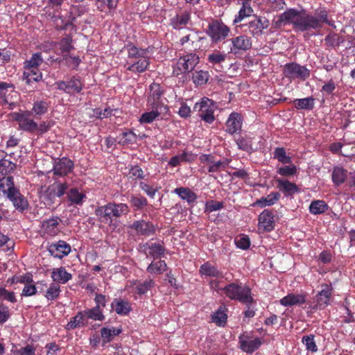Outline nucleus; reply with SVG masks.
<instances>
[{
  "mask_svg": "<svg viewBox=\"0 0 355 355\" xmlns=\"http://www.w3.org/2000/svg\"><path fill=\"white\" fill-rule=\"evenodd\" d=\"M273 158L282 164H291L292 159L287 155L286 149L283 147H277L273 151Z\"/></svg>",
  "mask_w": 355,
  "mask_h": 355,
  "instance_id": "de8ad7c7",
  "label": "nucleus"
},
{
  "mask_svg": "<svg viewBox=\"0 0 355 355\" xmlns=\"http://www.w3.org/2000/svg\"><path fill=\"white\" fill-rule=\"evenodd\" d=\"M280 197L281 195L279 192L273 191L269 193L267 196L261 197L257 200L254 205L261 208L267 206H272L279 201Z\"/></svg>",
  "mask_w": 355,
  "mask_h": 355,
  "instance_id": "473e14b6",
  "label": "nucleus"
},
{
  "mask_svg": "<svg viewBox=\"0 0 355 355\" xmlns=\"http://www.w3.org/2000/svg\"><path fill=\"white\" fill-rule=\"evenodd\" d=\"M242 117L241 114L233 112L226 121L227 132L233 135L241 130Z\"/></svg>",
  "mask_w": 355,
  "mask_h": 355,
  "instance_id": "a878e982",
  "label": "nucleus"
},
{
  "mask_svg": "<svg viewBox=\"0 0 355 355\" xmlns=\"http://www.w3.org/2000/svg\"><path fill=\"white\" fill-rule=\"evenodd\" d=\"M87 320L91 319L93 320L103 321L105 319V315L103 313L101 309L98 306H94L92 309H86L83 311Z\"/></svg>",
  "mask_w": 355,
  "mask_h": 355,
  "instance_id": "09e8293b",
  "label": "nucleus"
},
{
  "mask_svg": "<svg viewBox=\"0 0 355 355\" xmlns=\"http://www.w3.org/2000/svg\"><path fill=\"white\" fill-rule=\"evenodd\" d=\"M174 192L178 194L181 199L186 200L189 204H193L197 199L196 193L187 187L176 188Z\"/></svg>",
  "mask_w": 355,
  "mask_h": 355,
  "instance_id": "c9c22d12",
  "label": "nucleus"
},
{
  "mask_svg": "<svg viewBox=\"0 0 355 355\" xmlns=\"http://www.w3.org/2000/svg\"><path fill=\"white\" fill-rule=\"evenodd\" d=\"M164 93L163 87L157 83L153 82L149 86V92L147 98V106L149 108H159L160 110H169L162 99Z\"/></svg>",
  "mask_w": 355,
  "mask_h": 355,
  "instance_id": "0eeeda50",
  "label": "nucleus"
},
{
  "mask_svg": "<svg viewBox=\"0 0 355 355\" xmlns=\"http://www.w3.org/2000/svg\"><path fill=\"white\" fill-rule=\"evenodd\" d=\"M60 292V286L58 284L51 283L44 296L48 300H55L59 297Z\"/></svg>",
  "mask_w": 355,
  "mask_h": 355,
  "instance_id": "13d9d810",
  "label": "nucleus"
},
{
  "mask_svg": "<svg viewBox=\"0 0 355 355\" xmlns=\"http://www.w3.org/2000/svg\"><path fill=\"white\" fill-rule=\"evenodd\" d=\"M206 33L212 44H218L230 36L231 29L221 19H216L209 23Z\"/></svg>",
  "mask_w": 355,
  "mask_h": 355,
  "instance_id": "39448f33",
  "label": "nucleus"
},
{
  "mask_svg": "<svg viewBox=\"0 0 355 355\" xmlns=\"http://www.w3.org/2000/svg\"><path fill=\"white\" fill-rule=\"evenodd\" d=\"M235 243L238 248L247 250L250 246V240L248 236L242 235L235 239Z\"/></svg>",
  "mask_w": 355,
  "mask_h": 355,
  "instance_id": "774afa93",
  "label": "nucleus"
},
{
  "mask_svg": "<svg viewBox=\"0 0 355 355\" xmlns=\"http://www.w3.org/2000/svg\"><path fill=\"white\" fill-rule=\"evenodd\" d=\"M23 73L24 79L26 80L27 84H30L31 83L35 81L38 82L42 78V72L38 69V68H30L25 69Z\"/></svg>",
  "mask_w": 355,
  "mask_h": 355,
  "instance_id": "79ce46f5",
  "label": "nucleus"
},
{
  "mask_svg": "<svg viewBox=\"0 0 355 355\" xmlns=\"http://www.w3.org/2000/svg\"><path fill=\"white\" fill-rule=\"evenodd\" d=\"M259 229L264 232H270L275 229V214L272 210L264 209L258 217Z\"/></svg>",
  "mask_w": 355,
  "mask_h": 355,
  "instance_id": "4468645a",
  "label": "nucleus"
},
{
  "mask_svg": "<svg viewBox=\"0 0 355 355\" xmlns=\"http://www.w3.org/2000/svg\"><path fill=\"white\" fill-rule=\"evenodd\" d=\"M277 187L282 191L286 197L292 196L299 191L296 184L282 178H275Z\"/></svg>",
  "mask_w": 355,
  "mask_h": 355,
  "instance_id": "393cba45",
  "label": "nucleus"
},
{
  "mask_svg": "<svg viewBox=\"0 0 355 355\" xmlns=\"http://www.w3.org/2000/svg\"><path fill=\"white\" fill-rule=\"evenodd\" d=\"M43 62V59L42 58L41 53H35L32 55L31 59L29 60H26L25 62V69L30 68H38V67Z\"/></svg>",
  "mask_w": 355,
  "mask_h": 355,
  "instance_id": "680f3d73",
  "label": "nucleus"
},
{
  "mask_svg": "<svg viewBox=\"0 0 355 355\" xmlns=\"http://www.w3.org/2000/svg\"><path fill=\"white\" fill-rule=\"evenodd\" d=\"M284 75L290 80L299 78L305 80L310 76V71L305 66H302L296 62H291L284 65Z\"/></svg>",
  "mask_w": 355,
  "mask_h": 355,
  "instance_id": "9d476101",
  "label": "nucleus"
},
{
  "mask_svg": "<svg viewBox=\"0 0 355 355\" xmlns=\"http://www.w3.org/2000/svg\"><path fill=\"white\" fill-rule=\"evenodd\" d=\"M129 173L127 175L128 179H131L132 180H137L144 179V172L142 168L137 164L136 165H128Z\"/></svg>",
  "mask_w": 355,
  "mask_h": 355,
  "instance_id": "5fc2aeb1",
  "label": "nucleus"
},
{
  "mask_svg": "<svg viewBox=\"0 0 355 355\" xmlns=\"http://www.w3.org/2000/svg\"><path fill=\"white\" fill-rule=\"evenodd\" d=\"M119 139V144L123 146L129 145L136 142L137 135L132 131L130 130L121 134Z\"/></svg>",
  "mask_w": 355,
  "mask_h": 355,
  "instance_id": "bf43d9fd",
  "label": "nucleus"
},
{
  "mask_svg": "<svg viewBox=\"0 0 355 355\" xmlns=\"http://www.w3.org/2000/svg\"><path fill=\"white\" fill-rule=\"evenodd\" d=\"M191 21V13L189 11L184 10L171 19V26L174 29H182L185 27Z\"/></svg>",
  "mask_w": 355,
  "mask_h": 355,
  "instance_id": "bb28decb",
  "label": "nucleus"
},
{
  "mask_svg": "<svg viewBox=\"0 0 355 355\" xmlns=\"http://www.w3.org/2000/svg\"><path fill=\"white\" fill-rule=\"evenodd\" d=\"M0 300H6L11 303L17 302L15 293L9 291L3 287H0Z\"/></svg>",
  "mask_w": 355,
  "mask_h": 355,
  "instance_id": "338daca9",
  "label": "nucleus"
},
{
  "mask_svg": "<svg viewBox=\"0 0 355 355\" xmlns=\"http://www.w3.org/2000/svg\"><path fill=\"white\" fill-rule=\"evenodd\" d=\"M270 26L269 20L264 16L254 15L248 22L243 24L239 28L243 33L249 34L251 38L258 39Z\"/></svg>",
  "mask_w": 355,
  "mask_h": 355,
  "instance_id": "7ed1b4c3",
  "label": "nucleus"
},
{
  "mask_svg": "<svg viewBox=\"0 0 355 355\" xmlns=\"http://www.w3.org/2000/svg\"><path fill=\"white\" fill-rule=\"evenodd\" d=\"M122 332L121 329H116L112 327V329L107 327H103L101 329V336L103 338V343H110L116 336L119 335Z\"/></svg>",
  "mask_w": 355,
  "mask_h": 355,
  "instance_id": "c03bdc74",
  "label": "nucleus"
},
{
  "mask_svg": "<svg viewBox=\"0 0 355 355\" xmlns=\"http://www.w3.org/2000/svg\"><path fill=\"white\" fill-rule=\"evenodd\" d=\"M94 213L101 223L107 224L110 227H113V229L117 227L116 223H112V220L110 218V202L96 208Z\"/></svg>",
  "mask_w": 355,
  "mask_h": 355,
  "instance_id": "5701e85b",
  "label": "nucleus"
},
{
  "mask_svg": "<svg viewBox=\"0 0 355 355\" xmlns=\"http://www.w3.org/2000/svg\"><path fill=\"white\" fill-rule=\"evenodd\" d=\"M199 273L201 276L223 278V273L218 269V267L212 265L209 261H207L202 264L199 269Z\"/></svg>",
  "mask_w": 355,
  "mask_h": 355,
  "instance_id": "cd10ccee",
  "label": "nucleus"
},
{
  "mask_svg": "<svg viewBox=\"0 0 355 355\" xmlns=\"http://www.w3.org/2000/svg\"><path fill=\"white\" fill-rule=\"evenodd\" d=\"M209 78V74L208 71L200 70L196 71L193 73V82L196 85H205Z\"/></svg>",
  "mask_w": 355,
  "mask_h": 355,
  "instance_id": "4d7b16f0",
  "label": "nucleus"
},
{
  "mask_svg": "<svg viewBox=\"0 0 355 355\" xmlns=\"http://www.w3.org/2000/svg\"><path fill=\"white\" fill-rule=\"evenodd\" d=\"M130 203L135 211H140L148 205V200L140 194L132 195L130 197Z\"/></svg>",
  "mask_w": 355,
  "mask_h": 355,
  "instance_id": "37998d69",
  "label": "nucleus"
},
{
  "mask_svg": "<svg viewBox=\"0 0 355 355\" xmlns=\"http://www.w3.org/2000/svg\"><path fill=\"white\" fill-rule=\"evenodd\" d=\"M53 18L62 20V25L59 28L60 30H66L69 26H73V23L76 19V17L73 14L72 11L69 12L68 19L66 21L63 20L62 17L60 15H53Z\"/></svg>",
  "mask_w": 355,
  "mask_h": 355,
  "instance_id": "e2e57ef3",
  "label": "nucleus"
},
{
  "mask_svg": "<svg viewBox=\"0 0 355 355\" xmlns=\"http://www.w3.org/2000/svg\"><path fill=\"white\" fill-rule=\"evenodd\" d=\"M112 308L120 315H127L131 311L130 303L122 299H114L112 303Z\"/></svg>",
  "mask_w": 355,
  "mask_h": 355,
  "instance_id": "2f4dec72",
  "label": "nucleus"
},
{
  "mask_svg": "<svg viewBox=\"0 0 355 355\" xmlns=\"http://www.w3.org/2000/svg\"><path fill=\"white\" fill-rule=\"evenodd\" d=\"M214 110V102L207 97L201 98L193 107V111L199 112L201 119L208 123H212L215 120Z\"/></svg>",
  "mask_w": 355,
  "mask_h": 355,
  "instance_id": "6e6552de",
  "label": "nucleus"
},
{
  "mask_svg": "<svg viewBox=\"0 0 355 355\" xmlns=\"http://www.w3.org/2000/svg\"><path fill=\"white\" fill-rule=\"evenodd\" d=\"M239 343L240 349L248 354H252L257 350L263 342L261 338H253L251 334L244 332L239 336Z\"/></svg>",
  "mask_w": 355,
  "mask_h": 355,
  "instance_id": "9b49d317",
  "label": "nucleus"
},
{
  "mask_svg": "<svg viewBox=\"0 0 355 355\" xmlns=\"http://www.w3.org/2000/svg\"><path fill=\"white\" fill-rule=\"evenodd\" d=\"M66 193L71 205H81L83 202V199L86 198L85 195L79 192L76 188L71 189Z\"/></svg>",
  "mask_w": 355,
  "mask_h": 355,
  "instance_id": "49530a36",
  "label": "nucleus"
},
{
  "mask_svg": "<svg viewBox=\"0 0 355 355\" xmlns=\"http://www.w3.org/2000/svg\"><path fill=\"white\" fill-rule=\"evenodd\" d=\"M73 166V162L68 157L60 158L53 164V174L60 177L65 176L71 172Z\"/></svg>",
  "mask_w": 355,
  "mask_h": 355,
  "instance_id": "a211bd4d",
  "label": "nucleus"
},
{
  "mask_svg": "<svg viewBox=\"0 0 355 355\" xmlns=\"http://www.w3.org/2000/svg\"><path fill=\"white\" fill-rule=\"evenodd\" d=\"M314 338V335L310 334L309 336H303L302 339V342L306 346V349L312 352H315L318 350Z\"/></svg>",
  "mask_w": 355,
  "mask_h": 355,
  "instance_id": "69168bd1",
  "label": "nucleus"
},
{
  "mask_svg": "<svg viewBox=\"0 0 355 355\" xmlns=\"http://www.w3.org/2000/svg\"><path fill=\"white\" fill-rule=\"evenodd\" d=\"M306 294L289 293L279 300L280 304L284 306H300L306 302Z\"/></svg>",
  "mask_w": 355,
  "mask_h": 355,
  "instance_id": "b1692460",
  "label": "nucleus"
},
{
  "mask_svg": "<svg viewBox=\"0 0 355 355\" xmlns=\"http://www.w3.org/2000/svg\"><path fill=\"white\" fill-rule=\"evenodd\" d=\"M329 209V205L322 200H315L311 202L309 211L313 215L325 213Z\"/></svg>",
  "mask_w": 355,
  "mask_h": 355,
  "instance_id": "ea45409f",
  "label": "nucleus"
},
{
  "mask_svg": "<svg viewBox=\"0 0 355 355\" xmlns=\"http://www.w3.org/2000/svg\"><path fill=\"white\" fill-rule=\"evenodd\" d=\"M113 213L115 214V218L126 216L130 212V207L125 203L110 202Z\"/></svg>",
  "mask_w": 355,
  "mask_h": 355,
  "instance_id": "8fccbe9b",
  "label": "nucleus"
},
{
  "mask_svg": "<svg viewBox=\"0 0 355 355\" xmlns=\"http://www.w3.org/2000/svg\"><path fill=\"white\" fill-rule=\"evenodd\" d=\"M149 64V58L146 56L141 58V59H138L137 62L128 66L127 67V70L133 73H142L147 69Z\"/></svg>",
  "mask_w": 355,
  "mask_h": 355,
  "instance_id": "e433bc0d",
  "label": "nucleus"
},
{
  "mask_svg": "<svg viewBox=\"0 0 355 355\" xmlns=\"http://www.w3.org/2000/svg\"><path fill=\"white\" fill-rule=\"evenodd\" d=\"M284 166L277 167V174L283 177H291L295 175L297 172V166L292 164H287Z\"/></svg>",
  "mask_w": 355,
  "mask_h": 355,
  "instance_id": "3c124183",
  "label": "nucleus"
},
{
  "mask_svg": "<svg viewBox=\"0 0 355 355\" xmlns=\"http://www.w3.org/2000/svg\"><path fill=\"white\" fill-rule=\"evenodd\" d=\"M49 105L45 101H37L34 102L33 108L31 112V114H34L35 117L41 116L48 112Z\"/></svg>",
  "mask_w": 355,
  "mask_h": 355,
  "instance_id": "a18cd8bd",
  "label": "nucleus"
},
{
  "mask_svg": "<svg viewBox=\"0 0 355 355\" xmlns=\"http://www.w3.org/2000/svg\"><path fill=\"white\" fill-rule=\"evenodd\" d=\"M348 177V171L343 167L336 166L332 169L331 180L334 184L338 187L346 182Z\"/></svg>",
  "mask_w": 355,
  "mask_h": 355,
  "instance_id": "c85d7f7f",
  "label": "nucleus"
},
{
  "mask_svg": "<svg viewBox=\"0 0 355 355\" xmlns=\"http://www.w3.org/2000/svg\"><path fill=\"white\" fill-rule=\"evenodd\" d=\"M227 309L225 306H220L217 311H216L211 315V321L216 324L220 327H224L227 320Z\"/></svg>",
  "mask_w": 355,
  "mask_h": 355,
  "instance_id": "72a5a7b5",
  "label": "nucleus"
},
{
  "mask_svg": "<svg viewBox=\"0 0 355 355\" xmlns=\"http://www.w3.org/2000/svg\"><path fill=\"white\" fill-rule=\"evenodd\" d=\"M71 248L66 241L60 240L49 245L48 251L55 258L62 259L71 252Z\"/></svg>",
  "mask_w": 355,
  "mask_h": 355,
  "instance_id": "6ab92c4d",
  "label": "nucleus"
},
{
  "mask_svg": "<svg viewBox=\"0 0 355 355\" xmlns=\"http://www.w3.org/2000/svg\"><path fill=\"white\" fill-rule=\"evenodd\" d=\"M324 24L335 28L334 21L329 18L328 12L324 8L316 9L313 14L309 13L304 9L299 10L289 8L272 21V26L275 28L292 24L295 31L300 32L320 29Z\"/></svg>",
  "mask_w": 355,
  "mask_h": 355,
  "instance_id": "f257e3e1",
  "label": "nucleus"
},
{
  "mask_svg": "<svg viewBox=\"0 0 355 355\" xmlns=\"http://www.w3.org/2000/svg\"><path fill=\"white\" fill-rule=\"evenodd\" d=\"M130 228L138 236H150L155 233V227L153 223L143 219L134 221Z\"/></svg>",
  "mask_w": 355,
  "mask_h": 355,
  "instance_id": "dca6fc26",
  "label": "nucleus"
},
{
  "mask_svg": "<svg viewBox=\"0 0 355 355\" xmlns=\"http://www.w3.org/2000/svg\"><path fill=\"white\" fill-rule=\"evenodd\" d=\"M56 84L59 90L69 94H78L84 87V83L79 76H73L67 81H59Z\"/></svg>",
  "mask_w": 355,
  "mask_h": 355,
  "instance_id": "ddd939ff",
  "label": "nucleus"
},
{
  "mask_svg": "<svg viewBox=\"0 0 355 355\" xmlns=\"http://www.w3.org/2000/svg\"><path fill=\"white\" fill-rule=\"evenodd\" d=\"M143 250L147 257L158 259L164 256L166 248L164 244L147 242L143 245Z\"/></svg>",
  "mask_w": 355,
  "mask_h": 355,
  "instance_id": "412c9836",
  "label": "nucleus"
},
{
  "mask_svg": "<svg viewBox=\"0 0 355 355\" xmlns=\"http://www.w3.org/2000/svg\"><path fill=\"white\" fill-rule=\"evenodd\" d=\"M227 55L220 51H214L207 55V61L209 64L214 65H219L224 62L226 60Z\"/></svg>",
  "mask_w": 355,
  "mask_h": 355,
  "instance_id": "864d4df0",
  "label": "nucleus"
},
{
  "mask_svg": "<svg viewBox=\"0 0 355 355\" xmlns=\"http://www.w3.org/2000/svg\"><path fill=\"white\" fill-rule=\"evenodd\" d=\"M315 99L313 96L304 98H296L291 101L297 110H311L315 105Z\"/></svg>",
  "mask_w": 355,
  "mask_h": 355,
  "instance_id": "f704fd0d",
  "label": "nucleus"
},
{
  "mask_svg": "<svg viewBox=\"0 0 355 355\" xmlns=\"http://www.w3.org/2000/svg\"><path fill=\"white\" fill-rule=\"evenodd\" d=\"M223 293L232 300L241 303L254 302L251 288L240 282H232L223 288Z\"/></svg>",
  "mask_w": 355,
  "mask_h": 355,
  "instance_id": "f03ea898",
  "label": "nucleus"
},
{
  "mask_svg": "<svg viewBox=\"0 0 355 355\" xmlns=\"http://www.w3.org/2000/svg\"><path fill=\"white\" fill-rule=\"evenodd\" d=\"M150 111L143 113L139 119L141 124L151 123L155 120H163L169 112V110H160L159 108H150Z\"/></svg>",
  "mask_w": 355,
  "mask_h": 355,
  "instance_id": "aec40b11",
  "label": "nucleus"
},
{
  "mask_svg": "<svg viewBox=\"0 0 355 355\" xmlns=\"http://www.w3.org/2000/svg\"><path fill=\"white\" fill-rule=\"evenodd\" d=\"M228 42H230L229 53L234 55L241 54L252 47V40L246 33L233 37Z\"/></svg>",
  "mask_w": 355,
  "mask_h": 355,
  "instance_id": "1a4fd4ad",
  "label": "nucleus"
},
{
  "mask_svg": "<svg viewBox=\"0 0 355 355\" xmlns=\"http://www.w3.org/2000/svg\"><path fill=\"white\" fill-rule=\"evenodd\" d=\"M155 286V282L152 279H146L144 282H139L136 286L137 293L141 295L148 292Z\"/></svg>",
  "mask_w": 355,
  "mask_h": 355,
  "instance_id": "052dcab7",
  "label": "nucleus"
},
{
  "mask_svg": "<svg viewBox=\"0 0 355 355\" xmlns=\"http://www.w3.org/2000/svg\"><path fill=\"white\" fill-rule=\"evenodd\" d=\"M127 50L129 58L141 59V58L146 57L148 53L147 49H139L132 44H128Z\"/></svg>",
  "mask_w": 355,
  "mask_h": 355,
  "instance_id": "603ef678",
  "label": "nucleus"
},
{
  "mask_svg": "<svg viewBox=\"0 0 355 355\" xmlns=\"http://www.w3.org/2000/svg\"><path fill=\"white\" fill-rule=\"evenodd\" d=\"M31 112L24 111L14 113V119L18 122L19 129L29 133L36 132L37 123L31 119Z\"/></svg>",
  "mask_w": 355,
  "mask_h": 355,
  "instance_id": "f8f14e48",
  "label": "nucleus"
},
{
  "mask_svg": "<svg viewBox=\"0 0 355 355\" xmlns=\"http://www.w3.org/2000/svg\"><path fill=\"white\" fill-rule=\"evenodd\" d=\"M254 9L251 6L250 3L247 1H243L241 6L236 15H234V18L232 21L233 26H235V29H238L243 24L241 22L249 17H254L256 15Z\"/></svg>",
  "mask_w": 355,
  "mask_h": 355,
  "instance_id": "2eb2a0df",
  "label": "nucleus"
},
{
  "mask_svg": "<svg viewBox=\"0 0 355 355\" xmlns=\"http://www.w3.org/2000/svg\"><path fill=\"white\" fill-rule=\"evenodd\" d=\"M87 324L88 322L86 319L85 315L83 311H78L74 317L71 318L66 326V329L70 330L75 329L76 328H81L86 327Z\"/></svg>",
  "mask_w": 355,
  "mask_h": 355,
  "instance_id": "c756f323",
  "label": "nucleus"
},
{
  "mask_svg": "<svg viewBox=\"0 0 355 355\" xmlns=\"http://www.w3.org/2000/svg\"><path fill=\"white\" fill-rule=\"evenodd\" d=\"M51 278L55 282L64 284L72 278V275L67 271L64 267H60L53 269Z\"/></svg>",
  "mask_w": 355,
  "mask_h": 355,
  "instance_id": "7c9ffc66",
  "label": "nucleus"
},
{
  "mask_svg": "<svg viewBox=\"0 0 355 355\" xmlns=\"http://www.w3.org/2000/svg\"><path fill=\"white\" fill-rule=\"evenodd\" d=\"M172 74L174 76L192 71L199 62V57L194 53H189L179 57L176 61L173 62Z\"/></svg>",
  "mask_w": 355,
  "mask_h": 355,
  "instance_id": "20e7f679",
  "label": "nucleus"
},
{
  "mask_svg": "<svg viewBox=\"0 0 355 355\" xmlns=\"http://www.w3.org/2000/svg\"><path fill=\"white\" fill-rule=\"evenodd\" d=\"M68 188L69 184L67 182L55 181L49 185L41 196L46 207H52L55 203L56 198L63 196Z\"/></svg>",
  "mask_w": 355,
  "mask_h": 355,
  "instance_id": "423d86ee",
  "label": "nucleus"
},
{
  "mask_svg": "<svg viewBox=\"0 0 355 355\" xmlns=\"http://www.w3.org/2000/svg\"><path fill=\"white\" fill-rule=\"evenodd\" d=\"M321 291L315 296L317 304L320 307L324 308L330 302L331 299L333 288L331 284H322Z\"/></svg>",
  "mask_w": 355,
  "mask_h": 355,
  "instance_id": "4be33fe9",
  "label": "nucleus"
},
{
  "mask_svg": "<svg viewBox=\"0 0 355 355\" xmlns=\"http://www.w3.org/2000/svg\"><path fill=\"white\" fill-rule=\"evenodd\" d=\"M167 264L164 260L152 261L146 268V271L150 274L161 275L167 270Z\"/></svg>",
  "mask_w": 355,
  "mask_h": 355,
  "instance_id": "4c0bfd02",
  "label": "nucleus"
},
{
  "mask_svg": "<svg viewBox=\"0 0 355 355\" xmlns=\"http://www.w3.org/2000/svg\"><path fill=\"white\" fill-rule=\"evenodd\" d=\"M16 168V164L6 158L0 163V173L3 175L12 173Z\"/></svg>",
  "mask_w": 355,
  "mask_h": 355,
  "instance_id": "0e129e2a",
  "label": "nucleus"
},
{
  "mask_svg": "<svg viewBox=\"0 0 355 355\" xmlns=\"http://www.w3.org/2000/svg\"><path fill=\"white\" fill-rule=\"evenodd\" d=\"M7 197L12 202L14 207L19 211H24L28 207L27 200L20 193L16 188H12L7 191Z\"/></svg>",
  "mask_w": 355,
  "mask_h": 355,
  "instance_id": "f3484780",
  "label": "nucleus"
},
{
  "mask_svg": "<svg viewBox=\"0 0 355 355\" xmlns=\"http://www.w3.org/2000/svg\"><path fill=\"white\" fill-rule=\"evenodd\" d=\"M236 144L238 146V148L245 151L248 153H251L254 151L252 148V139L250 137L245 136H239L236 139H235Z\"/></svg>",
  "mask_w": 355,
  "mask_h": 355,
  "instance_id": "58836bf2",
  "label": "nucleus"
},
{
  "mask_svg": "<svg viewBox=\"0 0 355 355\" xmlns=\"http://www.w3.org/2000/svg\"><path fill=\"white\" fill-rule=\"evenodd\" d=\"M59 46L62 53H63V60L67 61L69 57L68 53L72 49H74V46L72 44V37L67 35L61 39L59 42Z\"/></svg>",
  "mask_w": 355,
  "mask_h": 355,
  "instance_id": "a19ab883",
  "label": "nucleus"
},
{
  "mask_svg": "<svg viewBox=\"0 0 355 355\" xmlns=\"http://www.w3.org/2000/svg\"><path fill=\"white\" fill-rule=\"evenodd\" d=\"M324 41L327 46L335 48L339 46L344 42L345 40L339 34L333 33L327 35L325 37Z\"/></svg>",
  "mask_w": 355,
  "mask_h": 355,
  "instance_id": "6e6d98bb",
  "label": "nucleus"
}]
</instances>
